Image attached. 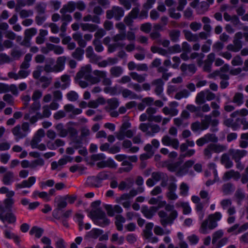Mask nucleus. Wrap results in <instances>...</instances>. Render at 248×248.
<instances>
[{"label":"nucleus","instance_id":"nucleus-51","mask_svg":"<svg viewBox=\"0 0 248 248\" xmlns=\"http://www.w3.org/2000/svg\"><path fill=\"white\" fill-rule=\"evenodd\" d=\"M181 206L183 208V213L184 215H187L190 213L191 209L188 202H182Z\"/></svg>","mask_w":248,"mask_h":248},{"label":"nucleus","instance_id":"nucleus-54","mask_svg":"<svg viewBox=\"0 0 248 248\" xmlns=\"http://www.w3.org/2000/svg\"><path fill=\"white\" fill-rule=\"evenodd\" d=\"M243 60L240 56H236L232 61V64L233 66L241 65L243 64Z\"/></svg>","mask_w":248,"mask_h":248},{"label":"nucleus","instance_id":"nucleus-14","mask_svg":"<svg viewBox=\"0 0 248 248\" xmlns=\"http://www.w3.org/2000/svg\"><path fill=\"white\" fill-rule=\"evenodd\" d=\"M233 44H229L227 46V49L231 51L237 52L242 47V42L241 40H233Z\"/></svg>","mask_w":248,"mask_h":248},{"label":"nucleus","instance_id":"nucleus-50","mask_svg":"<svg viewBox=\"0 0 248 248\" xmlns=\"http://www.w3.org/2000/svg\"><path fill=\"white\" fill-rule=\"evenodd\" d=\"M68 133L69 134V136L71 139L78 138V131L76 129L73 127H69L67 129Z\"/></svg>","mask_w":248,"mask_h":248},{"label":"nucleus","instance_id":"nucleus-24","mask_svg":"<svg viewBox=\"0 0 248 248\" xmlns=\"http://www.w3.org/2000/svg\"><path fill=\"white\" fill-rule=\"evenodd\" d=\"M84 50L80 47H77L72 53V56L78 61H81L83 58Z\"/></svg>","mask_w":248,"mask_h":248},{"label":"nucleus","instance_id":"nucleus-64","mask_svg":"<svg viewBox=\"0 0 248 248\" xmlns=\"http://www.w3.org/2000/svg\"><path fill=\"white\" fill-rule=\"evenodd\" d=\"M231 23L234 27H237L238 25H242V23L240 21V19L237 16L233 15L231 20Z\"/></svg>","mask_w":248,"mask_h":248},{"label":"nucleus","instance_id":"nucleus-21","mask_svg":"<svg viewBox=\"0 0 248 248\" xmlns=\"http://www.w3.org/2000/svg\"><path fill=\"white\" fill-rule=\"evenodd\" d=\"M185 38L189 42H196L198 40V36L196 34H192L189 31L184 30Z\"/></svg>","mask_w":248,"mask_h":248},{"label":"nucleus","instance_id":"nucleus-53","mask_svg":"<svg viewBox=\"0 0 248 248\" xmlns=\"http://www.w3.org/2000/svg\"><path fill=\"white\" fill-rule=\"evenodd\" d=\"M152 25L150 23L142 24L140 26V30L145 33H149L151 30Z\"/></svg>","mask_w":248,"mask_h":248},{"label":"nucleus","instance_id":"nucleus-27","mask_svg":"<svg viewBox=\"0 0 248 248\" xmlns=\"http://www.w3.org/2000/svg\"><path fill=\"white\" fill-rule=\"evenodd\" d=\"M100 182L98 181L96 177L92 176L87 178V184L91 187H98L100 186L98 183Z\"/></svg>","mask_w":248,"mask_h":248},{"label":"nucleus","instance_id":"nucleus-7","mask_svg":"<svg viewBox=\"0 0 248 248\" xmlns=\"http://www.w3.org/2000/svg\"><path fill=\"white\" fill-rule=\"evenodd\" d=\"M158 210V207L151 206L149 208L146 205L142 206L141 212L145 217L148 219L152 218Z\"/></svg>","mask_w":248,"mask_h":248},{"label":"nucleus","instance_id":"nucleus-11","mask_svg":"<svg viewBox=\"0 0 248 248\" xmlns=\"http://www.w3.org/2000/svg\"><path fill=\"white\" fill-rule=\"evenodd\" d=\"M240 174L238 171L231 170L224 173L223 178L226 181L229 180L231 178H233L235 180H238L240 178Z\"/></svg>","mask_w":248,"mask_h":248},{"label":"nucleus","instance_id":"nucleus-26","mask_svg":"<svg viewBox=\"0 0 248 248\" xmlns=\"http://www.w3.org/2000/svg\"><path fill=\"white\" fill-rule=\"evenodd\" d=\"M244 95L242 93H236L233 98V102L236 103L238 106H240L244 103Z\"/></svg>","mask_w":248,"mask_h":248},{"label":"nucleus","instance_id":"nucleus-5","mask_svg":"<svg viewBox=\"0 0 248 248\" xmlns=\"http://www.w3.org/2000/svg\"><path fill=\"white\" fill-rule=\"evenodd\" d=\"M124 12L123 8L119 6H113L111 10L107 11L106 17L107 19H110L114 17L116 20L119 21L124 16Z\"/></svg>","mask_w":248,"mask_h":248},{"label":"nucleus","instance_id":"nucleus-56","mask_svg":"<svg viewBox=\"0 0 248 248\" xmlns=\"http://www.w3.org/2000/svg\"><path fill=\"white\" fill-rule=\"evenodd\" d=\"M33 15V11L32 10H22L19 12V16L21 18H26L30 16H32Z\"/></svg>","mask_w":248,"mask_h":248},{"label":"nucleus","instance_id":"nucleus-36","mask_svg":"<svg viewBox=\"0 0 248 248\" xmlns=\"http://www.w3.org/2000/svg\"><path fill=\"white\" fill-rule=\"evenodd\" d=\"M180 195L185 197L188 195L189 187L186 183L183 182L180 186Z\"/></svg>","mask_w":248,"mask_h":248},{"label":"nucleus","instance_id":"nucleus-17","mask_svg":"<svg viewBox=\"0 0 248 248\" xmlns=\"http://www.w3.org/2000/svg\"><path fill=\"white\" fill-rule=\"evenodd\" d=\"M75 8L76 3L73 1H70L67 5H65L63 6L60 10V13L62 14H64L67 12L72 13L75 10Z\"/></svg>","mask_w":248,"mask_h":248},{"label":"nucleus","instance_id":"nucleus-15","mask_svg":"<svg viewBox=\"0 0 248 248\" xmlns=\"http://www.w3.org/2000/svg\"><path fill=\"white\" fill-rule=\"evenodd\" d=\"M103 233V231L99 229L94 228L88 232L85 237L96 239Z\"/></svg>","mask_w":248,"mask_h":248},{"label":"nucleus","instance_id":"nucleus-38","mask_svg":"<svg viewBox=\"0 0 248 248\" xmlns=\"http://www.w3.org/2000/svg\"><path fill=\"white\" fill-rule=\"evenodd\" d=\"M107 103L111 109H114L116 108L119 106V104L118 100L116 98H112L108 99Z\"/></svg>","mask_w":248,"mask_h":248},{"label":"nucleus","instance_id":"nucleus-33","mask_svg":"<svg viewBox=\"0 0 248 248\" xmlns=\"http://www.w3.org/2000/svg\"><path fill=\"white\" fill-rule=\"evenodd\" d=\"M202 22L204 24L203 29L207 32L209 33L210 32L211 30V27L209 23H210V19L207 16H203L202 19Z\"/></svg>","mask_w":248,"mask_h":248},{"label":"nucleus","instance_id":"nucleus-61","mask_svg":"<svg viewBox=\"0 0 248 248\" xmlns=\"http://www.w3.org/2000/svg\"><path fill=\"white\" fill-rule=\"evenodd\" d=\"M240 120L241 118H237L235 121H233L232 123V125L231 127L232 130L236 131L240 127Z\"/></svg>","mask_w":248,"mask_h":248},{"label":"nucleus","instance_id":"nucleus-9","mask_svg":"<svg viewBox=\"0 0 248 248\" xmlns=\"http://www.w3.org/2000/svg\"><path fill=\"white\" fill-rule=\"evenodd\" d=\"M14 200L13 199H6L4 200L3 204L0 201V212L4 213L5 210L12 211Z\"/></svg>","mask_w":248,"mask_h":248},{"label":"nucleus","instance_id":"nucleus-35","mask_svg":"<svg viewBox=\"0 0 248 248\" xmlns=\"http://www.w3.org/2000/svg\"><path fill=\"white\" fill-rule=\"evenodd\" d=\"M37 33V30L34 28L27 29L25 31L24 35L26 36V40H31L32 36L35 35Z\"/></svg>","mask_w":248,"mask_h":248},{"label":"nucleus","instance_id":"nucleus-16","mask_svg":"<svg viewBox=\"0 0 248 248\" xmlns=\"http://www.w3.org/2000/svg\"><path fill=\"white\" fill-rule=\"evenodd\" d=\"M66 60V58L65 56L60 57L58 58L57 63L54 66L55 72H60L63 69Z\"/></svg>","mask_w":248,"mask_h":248},{"label":"nucleus","instance_id":"nucleus-30","mask_svg":"<svg viewBox=\"0 0 248 248\" xmlns=\"http://www.w3.org/2000/svg\"><path fill=\"white\" fill-rule=\"evenodd\" d=\"M180 35V31L177 30H172L169 33V36L171 41L177 42Z\"/></svg>","mask_w":248,"mask_h":248},{"label":"nucleus","instance_id":"nucleus-28","mask_svg":"<svg viewBox=\"0 0 248 248\" xmlns=\"http://www.w3.org/2000/svg\"><path fill=\"white\" fill-rule=\"evenodd\" d=\"M209 5L208 2L206 1L201 2L199 6L197 7V12L199 14H203L208 9Z\"/></svg>","mask_w":248,"mask_h":248},{"label":"nucleus","instance_id":"nucleus-34","mask_svg":"<svg viewBox=\"0 0 248 248\" xmlns=\"http://www.w3.org/2000/svg\"><path fill=\"white\" fill-rule=\"evenodd\" d=\"M122 93L124 98H127L130 96H131L130 98L132 99H137L138 98L137 94L127 89L123 90Z\"/></svg>","mask_w":248,"mask_h":248},{"label":"nucleus","instance_id":"nucleus-44","mask_svg":"<svg viewBox=\"0 0 248 248\" xmlns=\"http://www.w3.org/2000/svg\"><path fill=\"white\" fill-rule=\"evenodd\" d=\"M44 165V161L42 158H38L31 163V168H35L38 166H42Z\"/></svg>","mask_w":248,"mask_h":248},{"label":"nucleus","instance_id":"nucleus-32","mask_svg":"<svg viewBox=\"0 0 248 248\" xmlns=\"http://www.w3.org/2000/svg\"><path fill=\"white\" fill-rule=\"evenodd\" d=\"M152 179L157 182L161 179H164L167 177V175L166 173L162 172H153L152 173Z\"/></svg>","mask_w":248,"mask_h":248},{"label":"nucleus","instance_id":"nucleus-62","mask_svg":"<svg viewBox=\"0 0 248 248\" xmlns=\"http://www.w3.org/2000/svg\"><path fill=\"white\" fill-rule=\"evenodd\" d=\"M67 205V203L66 202V200H64L62 199V197L61 198V200L58 202L57 204V208L59 210H62V209H64L66 207Z\"/></svg>","mask_w":248,"mask_h":248},{"label":"nucleus","instance_id":"nucleus-29","mask_svg":"<svg viewBox=\"0 0 248 248\" xmlns=\"http://www.w3.org/2000/svg\"><path fill=\"white\" fill-rule=\"evenodd\" d=\"M80 25L82 30L84 31H94L98 28V26L96 25L89 23H82Z\"/></svg>","mask_w":248,"mask_h":248},{"label":"nucleus","instance_id":"nucleus-23","mask_svg":"<svg viewBox=\"0 0 248 248\" xmlns=\"http://www.w3.org/2000/svg\"><path fill=\"white\" fill-rule=\"evenodd\" d=\"M222 190L224 194L229 195L232 194L235 190V187L231 183H228L223 185Z\"/></svg>","mask_w":248,"mask_h":248},{"label":"nucleus","instance_id":"nucleus-12","mask_svg":"<svg viewBox=\"0 0 248 248\" xmlns=\"http://www.w3.org/2000/svg\"><path fill=\"white\" fill-rule=\"evenodd\" d=\"M152 84L155 86V93L158 95H160L163 91V87L164 84V82L163 80L161 78H158L154 80L152 82Z\"/></svg>","mask_w":248,"mask_h":248},{"label":"nucleus","instance_id":"nucleus-13","mask_svg":"<svg viewBox=\"0 0 248 248\" xmlns=\"http://www.w3.org/2000/svg\"><path fill=\"white\" fill-rule=\"evenodd\" d=\"M213 153H217V144L215 143L209 144L203 151L204 155L207 158H210Z\"/></svg>","mask_w":248,"mask_h":248},{"label":"nucleus","instance_id":"nucleus-46","mask_svg":"<svg viewBox=\"0 0 248 248\" xmlns=\"http://www.w3.org/2000/svg\"><path fill=\"white\" fill-rule=\"evenodd\" d=\"M67 99L71 101H75L78 98V94L75 91H70L66 94Z\"/></svg>","mask_w":248,"mask_h":248},{"label":"nucleus","instance_id":"nucleus-60","mask_svg":"<svg viewBox=\"0 0 248 248\" xmlns=\"http://www.w3.org/2000/svg\"><path fill=\"white\" fill-rule=\"evenodd\" d=\"M126 38V34L124 31L123 32L117 34L113 37V40L114 42H118L119 41L124 40Z\"/></svg>","mask_w":248,"mask_h":248},{"label":"nucleus","instance_id":"nucleus-59","mask_svg":"<svg viewBox=\"0 0 248 248\" xmlns=\"http://www.w3.org/2000/svg\"><path fill=\"white\" fill-rule=\"evenodd\" d=\"M187 239L189 241L191 245H196L198 243L199 241L198 236L195 234H192L188 236Z\"/></svg>","mask_w":248,"mask_h":248},{"label":"nucleus","instance_id":"nucleus-41","mask_svg":"<svg viewBox=\"0 0 248 248\" xmlns=\"http://www.w3.org/2000/svg\"><path fill=\"white\" fill-rule=\"evenodd\" d=\"M5 218L9 223H14L16 221V217L11 211L5 215Z\"/></svg>","mask_w":248,"mask_h":248},{"label":"nucleus","instance_id":"nucleus-18","mask_svg":"<svg viewBox=\"0 0 248 248\" xmlns=\"http://www.w3.org/2000/svg\"><path fill=\"white\" fill-rule=\"evenodd\" d=\"M122 166H125L124 167L120 168L119 169V172L120 173L128 172L133 168V165L129 161L125 160L123 161Z\"/></svg>","mask_w":248,"mask_h":248},{"label":"nucleus","instance_id":"nucleus-55","mask_svg":"<svg viewBox=\"0 0 248 248\" xmlns=\"http://www.w3.org/2000/svg\"><path fill=\"white\" fill-rule=\"evenodd\" d=\"M169 16L170 17L175 19H178L181 16V15L180 13H175V9L174 8H170L169 10Z\"/></svg>","mask_w":248,"mask_h":248},{"label":"nucleus","instance_id":"nucleus-48","mask_svg":"<svg viewBox=\"0 0 248 248\" xmlns=\"http://www.w3.org/2000/svg\"><path fill=\"white\" fill-rule=\"evenodd\" d=\"M43 115L39 113H37V115L39 116V119H42L43 117L48 118L50 116L51 113L47 107H43Z\"/></svg>","mask_w":248,"mask_h":248},{"label":"nucleus","instance_id":"nucleus-45","mask_svg":"<svg viewBox=\"0 0 248 248\" xmlns=\"http://www.w3.org/2000/svg\"><path fill=\"white\" fill-rule=\"evenodd\" d=\"M46 5L43 3H38L35 6V9L39 14H43L45 13Z\"/></svg>","mask_w":248,"mask_h":248},{"label":"nucleus","instance_id":"nucleus-39","mask_svg":"<svg viewBox=\"0 0 248 248\" xmlns=\"http://www.w3.org/2000/svg\"><path fill=\"white\" fill-rule=\"evenodd\" d=\"M205 93L204 92L202 91L198 93L196 98V103L198 105H202L205 102Z\"/></svg>","mask_w":248,"mask_h":248},{"label":"nucleus","instance_id":"nucleus-10","mask_svg":"<svg viewBox=\"0 0 248 248\" xmlns=\"http://www.w3.org/2000/svg\"><path fill=\"white\" fill-rule=\"evenodd\" d=\"M36 181V178L34 176H31L27 180L23 181L20 184H17L16 186V188H22L24 187H30Z\"/></svg>","mask_w":248,"mask_h":248},{"label":"nucleus","instance_id":"nucleus-31","mask_svg":"<svg viewBox=\"0 0 248 248\" xmlns=\"http://www.w3.org/2000/svg\"><path fill=\"white\" fill-rule=\"evenodd\" d=\"M183 160L178 161L172 163H170L167 165V168L170 172H174L180 166Z\"/></svg>","mask_w":248,"mask_h":248},{"label":"nucleus","instance_id":"nucleus-49","mask_svg":"<svg viewBox=\"0 0 248 248\" xmlns=\"http://www.w3.org/2000/svg\"><path fill=\"white\" fill-rule=\"evenodd\" d=\"M93 44L95 47V50L97 52H101L103 50V47L100 41L98 39H95L93 41Z\"/></svg>","mask_w":248,"mask_h":248},{"label":"nucleus","instance_id":"nucleus-42","mask_svg":"<svg viewBox=\"0 0 248 248\" xmlns=\"http://www.w3.org/2000/svg\"><path fill=\"white\" fill-rule=\"evenodd\" d=\"M194 164V161L191 160L186 161L184 164L180 168V171H185L186 172H187L188 170L187 169L191 167Z\"/></svg>","mask_w":248,"mask_h":248},{"label":"nucleus","instance_id":"nucleus-20","mask_svg":"<svg viewBox=\"0 0 248 248\" xmlns=\"http://www.w3.org/2000/svg\"><path fill=\"white\" fill-rule=\"evenodd\" d=\"M123 72V68L119 66L112 67L110 69V75L112 77H119Z\"/></svg>","mask_w":248,"mask_h":248},{"label":"nucleus","instance_id":"nucleus-2","mask_svg":"<svg viewBox=\"0 0 248 248\" xmlns=\"http://www.w3.org/2000/svg\"><path fill=\"white\" fill-rule=\"evenodd\" d=\"M217 221V212L208 216V218L204 220L201 224L199 232L202 234L207 233V227L212 230L216 227Z\"/></svg>","mask_w":248,"mask_h":248},{"label":"nucleus","instance_id":"nucleus-19","mask_svg":"<svg viewBox=\"0 0 248 248\" xmlns=\"http://www.w3.org/2000/svg\"><path fill=\"white\" fill-rule=\"evenodd\" d=\"M14 177V173L12 171H7L3 175L2 182L5 185H10L13 181Z\"/></svg>","mask_w":248,"mask_h":248},{"label":"nucleus","instance_id":"nucleus-22","mask_svg":"<svg viewBox=\"0 0 248 248\" xmlns=\"http://www.w3.org/2000/svg\"><path fill=\"white\" fill-rule=\"evenodd\" d=\"M55 128L61 137H65L68 134L67 130L64 128L63 125L62 123H59L55 126Z\"/></svg>","mask_w":248,"mask_h":248},{"label":"nucleus","instance_id":"nucleus-37","mask_svg":"<svg viewBox=\"0 0 248 248\" xmlns=\"http://www.w3.org/2000/svg\"><path fill=\"white\" fill-rule=\"evenodd\" d=\"M72 141L70 143L73 145V147L75 149L80 148L82 146V141L81 139L78 138H74L72 139Z\"/></svg>","mask_w":248,"mask_h":248},{"label":"nucleus","instance_id":"nucleus-57","mask_svg":"<svg viewBox=\"0 0 248 248\" xmlns=\"http://www.w3.org/2000/svg\"><path fill=\"white\" fill-rule=\"evenodd\" d=\"M202 25L201 23H198L197 22H192L190 23L189 27L191 30L194 31L200 30L202 28Z\"/></svg>","mask_w":248,"mask_h":248},{"label":"nucleus","instance_id":"nucleus-4","mask_svg":"<svg viewBox=\"0 0 248 248\" xmlns=\"http://www.w3.org/2000/svg\"><path fill=\"white\" fill-rule=\"evenodd\" d=\"M158 215L161 218L160 223L164 227H166L168 224H172L178 216L177 212L176 210H173L169 217H168L167 213L163 210L160 211L158 213Z\"/></svg>","mask_w":248,"mask_h":248},{"label":"nucleus","instance_id":"nucleus-58","mask_svg":"<svg viewBox=\"0 0 248 248\" xmlns=\"http://www.w3.org/2000/svg\"><path fill=\"white\" fill-rule=\"evenodd\" d=\"M76 217L78 219L79 230V231H81L82 230V226L83 225V219L84 216L82 214L77 213L76 214Z\"/></svg>","mask_w":248,"mask_h":248},{"label":"nucleus","instance_id":"nucleus-1","mask_svg":"<svg viewBox=\"0 0 248 248\" xmlns=\"http://www.w3.org/2000/svg\"><path fill=\"white\" fill-rule=\"evenodd\" d=\"M90 217L94 223L99 226L104 227L110 223V220L106 217L105 212L100 208L92 210L90 213Z\"/></svg>","mask_w":248,"mask_h":248},{"label":"nucleus","instance_id":"nucleus-3","mask_svg":"<svg viewBox=\"0 0 248 248\" xmlns=\"http://www.w3.org/2000/svg\"><path fill=\"white\" fill-rule=\"evenodd\" d=\"M29 131L30 125L27 122L23 123L21 125L18 124L12 129V133L16 137V140L17 141L26 137Z\"/></svg>","mask_w":248,"mask_h":248},{"label":"nucleus","instance_id":"nucleus-47","mask_svg":"<svg viewBox=\"0 0 248 248\" xmlns=\"http://www.w3.org/2000/svg\"><path fill=\"white\" fill-rule=\"evenodd\" d=\"M168 50L170 53H179L182 51L181 47L178 44H175L172 46L169 47Z\"/></svg>","mask_w":248,"mask_h":248},{"label":"nucleus","instance_id":"nucleus-25","mask_svg":"<svg viewBox=\"0 0 248 248\" xmlns=\"http://www.w3.org/2000/svg\"><path fill=\"white\" fill-rule=\"evenodd\" d=\"M44 232V230L41 228H39L37 226H33L31 228L30 231V234L33 235L35 234L36 238H39L41 237Z\"/></svg>","mask_w":248,"mask_h":248},{"label":"nucleus","instance_id":"nucleus-8","mask_svg":"<svg viewBox=\"0 0 248 248\" xmlns=\"http://www.w3.org/2000/svg\"><path fill=\"white\" fill-rule=\"evenodd\" d=\"M200 123L202 126V130H203L207 129L210 124H211L213 126H216L217 125V120L214 119L212 120V117L210 115H206L204 117V119L202 120Z\"/></svg>","mask_w":248,"mask_h":248},{"label":"nucleus","instance_id":"nucleus-52","mask_svg":"<svg viewBox=\"0 0 248 248\" xmlns=\"http://www.w3.org/2000/svg\"><path fill=\"white\" fill-rule=\"evenodd\" d=\"M3 99L10 105L13 106L14 104V98L13 96L10 94H5L3 96Z\"/></svg>","mask_w":248,"mask_h":248},{"label":"nucleus","instance_id":"nucleus-6","mask_svg":"<svg viewBox=\"0 0 248 248\" xmlns=\"http://www.w3.org/2000/svg\"><path fill=\"white\" fill-rule=\"evenodd\" d=\"M180 69L185 76H191L196 72L197 68L194 64H187L183 63L180 66Z\"/></svg>","mask_w":248,"mask_h":248},{"label":"nucleus","instance_id":"nucleus-40","mask_svg":"<svg viewBox=\"0 0 248 248\" xmlns=\"http://www.w3.org/2000/svg\"><path fill=\"white\" fill-rule=\"evenodd\" d=\"M189 92L186 89H184L182 91L177 93L174 98L176 99L180 100L182 98H186L189 95Z\"/></svg>","mask_w":248,"mask_h":248},{"label":"nucleus","instance_id":"nucleus-63","mask_svg":"<svg viewBox=\"0 0 248 248\" xmlns=\"http://www.w3.org/2000/svg\"><path fill=\"white\" fill-rule=\"evenodd\" d=\"M204 137L207 140V143L210 141L215 142L217 140V138L213 134H207L204 135Z\"/></svg>","mask_w":248,"mask_h":248},{"label":"nucleus","instance_id":"nucleus-43","mask_svg":"<svg viewBox=\"0 0 248 248\" xmlns=\"http://www.w3.org/2000/svg\"><path fill=\"white\" fill-rule=\"evenodd\" d=\"M126 180L127 181L130 182L131 185H127V183L124 181H121L118 186V188L120 190H124L126 188H129L133 185V182L131 180L130 178H127Z\"/></svg>","mask_w":248,"mask_h":248}]
</instances>
